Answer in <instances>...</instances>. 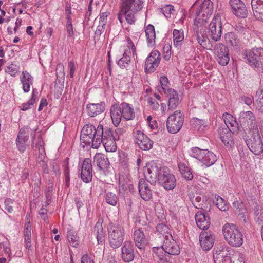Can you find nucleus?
<instances>
[{"instance_id": "obj_46", "label": "nucleus", "mask_w": 263, "mask_h": 263, "mask_svg": "<svg viewBox=\"0 0 263 263\" xmlns=\"http://www.w3.org/2000/svg\"><path fill=\"white\" fill-rule=\"evenodd\" d=\"M67 239L69 243L73 247H77L79 245V238L72 231L67 232Z\"/></svg>"}, {"instance_id": "obj_35", "label": "nucleus", "mask_w": 263, "mask_h": 263, "mask_svg": "<svg viewBox=\"0 0 263 263\" xmlns=\"http://www.w3.org/2000/svg\"><path fill=\"white\" fill-rule=\"evenodd\" d=\"M122 118L126 120H132L135 118L134 109L129 104L126 103H122L120 104Z\"/></svg>"}, {"instance_id": "obj_12", "label": "nucleus", "mask_w": 263, "mask_h": 263, "mask_svg": "<svg viewBox=\"0 0 263 263\" xmlns=\"http://www.w3.org/2000/svg\"><path fill=\"white\" fill-rule=\"evenodd\" d=\"M159 183L166 190H172L175 187L176 180L166 167H162L158 180Z\"/></svg>"}, {"instance_id": "obj_57", "label": "nucleus", "mask_w": 263, "mask_h": 263, "mask_svg": "<svg viewBox=\"0 0 263 263\" xmlns=\"http://www.w3.org/2000/svg\"><path fill=\"white\" fill-rule=\"evenodd\" d=\"M109 13L108 12H102L100 14L99 24L103 26H106L107 22V17Z\"/></svg>"}, {"instance_id": "obj_33", "label": "nucleus", "mask_w": 263, "mask_h": 263, "mask_svg": "<svg viewBox=\"0 0 263 263\" xmlns=\"http://www.w3.org/2000/svg\"><path fill=\"white\" fill-rule=\"evenodd\" d=\"M220 138L225 145L232 146L233 144V138L232 137V132L226 128H220L219 129Z\"/></svg>"}, {"instance_id": "obj_1", "label": "nucleus", "mask_w": 263, "mask_h": 263, "mask_svg": "<svg viewBox=\"0 0 263 263\" xmlns=\"http://www.w3.org/2000/svg\"><path fill=\"white\" fill-rule=\"evenodd\" d=\"M143 0H122L118 18L122 24L125 18L126 22L132 24L135 23V14L143 8Z\"/></svg>"}, {"instance_id": "obj_9", "label": "nucleus", "mask_w": 263, "mask_h": 263, "mask_svg": "<svg viewBox=\"0 0 263 263\" xmlns=\"http://www.w3.org/2000/svg\"><path fill=\"white\" fill-rule=\"evenodd\" d=\"M239 121L240 127L246 134V132H252L258 129L254 114L250 111H241L240 113Z\"/></svg>"}, {"instance_id": "obj_49", "label": "nucleus", "mask_w": 263, "mask_h": 263, "mask_svg": "<svg viewBox=\"0 0 263 263\" xmlns=\"http://www.w3.org/2000/svg\"><path fill=\"white\" fill-rule=\"evenodd\" d=\"M19 66L14 64L11 63L5 68V72L12 77H15L19 71Z\"/></svg>"}, {"instance_id": "obj_63", "label": "nucleus", "mask_w": 263, "mask_h": 263, "mask_svg": "<svg viewBox=\"0 0 263 263\" xmlns=\"http://www.w3.org/2000/svg\"><path fill=\"white\" fill-rule=\"evenodd\" d=\"M68 68L69 69V76L71 78L73 77L74 72L76 70V66L73 61H70L68 64Z\"/></svg>"}, {"instance_id": "obj_52", "label": "nucleus", "mask_w": 263, "mask_h": 263, "mask_svg": "<svg viewBox=\"0 0 263 263\" xmlns=\"http://www.w3.org/2000/svg\"><path fill=\"white\" fill-rule=\"evenodd\" d=\"M227 129L230 130L233 134H237L240 128L236 119L231 122L230 124L226 125Z\"/></svg>"}, {"instance_id": "obj_18", "label": "nucleus", "mask_w": 263, "mask_h": 263, "mask_svg": "<svg viewBox=\"0 0 263 263\" xmlns=\"http://www.w3.org/2000/svg\"><path fill=\"white\" fill-rule=\"evenodd\" d=\"M29 128L28 127H23L20 129L18 134L16 143L18 149L21 152H24L26 147L29 145L28 144L29 135Z\"/></svg>"}, {"instance_id": "obj_56", "label": "nucleus", "mask_w": 263, "mask_h": 263, "mask_svg": "<svg viewBox=\"0 0 263 263\" xmlns=\"http://www.w3.org/2000/svg\"><path fill=\"white\" fill-rule=\"evenodd\" d=\"M223 118L226 125H229L231 122L236 120V118L234 117L227 112L223 114Z\"/></svg>"}, {"instance_id": "obj_14", "label": "nucleus", "mask_w": 263, "mask_h": 263, "mask_svg": "<svg viewBox=\"0 0 263 263\" xmlns=\"http://www.w3.org/2000/svg\"><path fill=\"white\" fill-rule=\"evenodd\" d=\"M163 241L162 249L168 256L169 255H177L180 253V247L176 240L173 239L172 234H167L164 236Z\"/></svg>"}, {"instance_id": "obj_19", "label": "nucleus", "mask_w": 263, "mask_h": 263, "mask_svg": "<svg viewBox=\"0 0 263 263\" xmlns=\"http://www.w3.org/2000/svg\"><path fill=\"white\" fill-rule=\"evenodd\" d=\"M92 175L91 160L85 159L82 164L81 178L83 182L87 183L91 181Z\"/></svg>"}, {"instance_id": "obj_15", "label": "nucleus", "mask_w": 263, "mask_h": 263, "mask_svg": "<svg viewBox=\"0 0 263 263\" xmlns=\"http://www.w3.org/2000/svg\"><path fill=\"white\" fill-rule=\"evenodd\" d=\"M231 248L227 245H220L216 250L215 258V263H231Z\"/></svg>"}, {"instance_id": "obj_30", "label": "nucleus", "mask_w": 263, "mask_h": 263, "mask_svg": "<svg viewBox=\"0 0 263 263\" xmlns=\"http://www.w3.org/2000/svg\"><path fill=\"white\" fill-rule=\"evenodd\" d=\"M20 81L22 84L24 91L28 92L30 91V86L33 84V77L27 71H23L20 77Z\"/></svg>"}, {"instance_id": "obj_4", "label": "nucleus", "mask_w": 263, "mask_h": 263, "mask_svg": "<svg viewBox=\"0 0 263 263\" xmlns=\"http://www.w3.org/2000/svg\"><path fill=\"white\" fill-rule=\"evenodd\" d=\"M213 11V3L211 0H204L198 7L195 12L194 29L204 25Z\"/></svg>"}, {"instance_id": "obj_55", "label": "nucleus", "mask_w": 263, "mask_h": 263, "mask_svg": "<svg viewBox=\"0 0 263 263\" xmlns=\"http://www.w3.org/2000/svg\"><path fill=\"white\" fill-rule=\"evenodd\" d=\"M255 18L257 20H263V8H258L257 9H252Z\"/></svg>"}, {"instance_id": "obj_62", "label": "nucleus", "mask_w": 263, "mask_h": 263, "mask_svg": "<svg viewBox=\"0 0 263 263\" xmlns=\"http://www.w3.org/2000/svg\"><path fill=\"white\" fill-rule=\"evenodd\" d=\"M31 226H30V222H28V223H25V227H24V236H31Z\"/></svg>"}, {"instance_id": "obj_2", "label": "nucleus", "mask_w": 263, "mask_h": 263, "mask_svg": "<svg viewBox=\"0 0 263 263\" xmlns=\"http://www.w3.org/2000/svg\"><path fill=\"white\" fill-rule=\"evenodd\" d=\"M104 128L102 125L99 124L96 128L92 124H87L84 126L80 136L81 142L86 145H90L93 148H98L100 146L101 136L103 133Z\"/></svg>"}, {"instance_id": "obj_17", "label": "nucleus", "mask_w": 263, "mask_h": 263, "mask_svg": "<svg viewBox=\"0 0 263 263\" xmlns=\"http://www.w3.org/2000/svg\"><path fill=\"white\" fill-rule=\"evenodd\" d=\"M135 141L142 150L147 151L153 147V141L145 134L140 130H136L134 133Z\"/></svg>"}, {"instance_id": "obj_21", "label": "nucleus", "mask_w": 263, "mask_h": 263, "mask_svg": "<svg viewBox=\"0 0 263 263\" xmlns=\"http://www.w3.org/2000/svg\"><path fill=\"white\" fill-rule=\"evenodd\" d=\"M199 241L202 249L205 251L210 250L214 243V236L209 232H202L200 234Z\"/></svg>"}, {"instance_id": "obj_7", "label": "nucleus", "mask_w": 263, "mask_h": 263, "mask_svg": "<svg viewBox=\"0 0 263 263\" xmlns=\"http://www.w3.org/2000/svg\"><path fill=\"white\" fill-rule=\"evenodd\" d=\"M108 240L110 246L114 249L120 247L124 236L123 228L118 224L109 223L108 227Z\"/></svg>"}, {"instance_id": "obj_39", "label": "nucleus", "mask_w": 263, "mask_h": 263, "mask_svg": "<svg viewBox=\"0 0 263 263\" xmlns=\"http://www.w3.org/2000/svg\"><path fill=\"white\" fill-rule=\"evenodd\" d=\"M174 45L176 47L180 46L184 40V34L182 30L175 29L173 31Z\"/></svg>"}, {"instance_id": "obj_58", "label": "nucleus", "mask_w": 263, "mask_h": 263, "mask_svg": "<svg viewBox=\"0 0 263 263\" xmlns=\"http://www.w3.org/2000/svg\"><path fill=\"white\" fill-rule=\"evenodd\" d=\"M251 6L252 9L263 8V0H251Z\"/></svg>"}, {"instance_id": "obj_11", "label": "nucleus", "mask_w": 263, "mask_h": 263, "mask_svg": "<svg viewBox=\"0 0 263 263\" xmlns=\"http://www.w3.org/2000/svg\"><path fill=\"white\" fill-rule=\"evenodd\" d=\"M245 59L249 64L255 68H260L263 73V48H253L246 54Z\"/></svg>"}, {"instance_id": "obj_44", "label": "nucleus", "mask_w": 263, "mask_h": 263, "mask_svg": "<svg viewBox=\"0 0 263 263\" xmlns=\"http://www.w3.org/2000/svg\"><path fill=\"white\" fill-rule=\"evenodd\" d=\"M105 201L112 206H116L118 198L115 193L112 192H107L105 196Z\"/></svg>"}, {"instance_id": "obj_45", "label": "nucleus", "mask_w": 263, "mask_h": 263, "mask_svg": "<svg viewBox=\"0 0 263 263\" xmlns=\"http://www.w3.org/2000/svg\"><path fill=\"white\" fill-rule=\"evenodd\" d=\"M36 92L37 93L36 89L33 88L31 99L29 100L27 103L23 104L20 106L21 110L23 111H26L31 108V106L33 105L34 102H35V97L36 96V95L35 94Z\"/></svg>"}, {"instance_id": "obj_59", "label": "nucleus", "mask_w": 263, "mask_h": 263, "mask_svg": "<svg viewBox=\"0 0 263 263\" xmlns=\"http://www.w3.org/2000/svg\"><path fill=\"white\" fill-rule=\"evenodd\" d=\"M165 94L167 95V97L170 99H173L174 98H176L178 97V95L177 92L173 89L168 88L166 92H164Z\"/></svg>"}, {"instance_id": "obj_54", "label": "nucleus", "mask_w": 263, "mask_h": 263, "mask_svg": "<svg viewBox=\"0 0 263 263\" xmlns=\"http://www.w3.org/2000/svg\"><path fill=\"white\" fill-rule=\"evenodd\" d=\"M179 100L178 97L173 99H168V107L169 109H175L179 104Z\"/></svg>"}, {"instance_id": "obj_42", "label": "nucleus", "mask_w": 263, "mask_h": 263, "mask_svg": "<svg viewBox=\"0 0 263 263\" xmlns=\"http://www.w3.org/2000/svg\"><path fill=\"white\" fill-rule=\"evenodd\" d=\"M128 188H130L129 184V180L124 176H120L119 179V189L120 192L124 193Z\"/></svg>"}, {"instance_id": "obj_34", "label": "nucleus", "mask_w": 263, "mask_h": 263, "mask_svg": "<svg viewBox=\"0 0 263 263\" xmlns=\"http://www.w3.org/2000/svg\"><path fill=\"white\" fill-rule=\"evenodd\" d=\"M146 41L148 47H153L155 45L156 33L153 25L149 24L145 29Z\"/></svg>"}, {"instance_id": "obj_3", "label": "nucleus", "mask_w": 263, "mask_h": 263, "mask_svg": "<svg viewBox=\"0 0 263 263\" xmlns=\"http://www.w3.org/2000/svg\"><path fill=\"white\" fill-rule=\"evenodd\" d=\"M225 240L233 247H240L243 243L242 234L237 227L231 223H226L222 228Z\"/></svg>"}, {"instance_id": "obj_23", "label": "nucleus", "mask_w": 263, "mask_h": 263, "mask_svg": "<svg viewBox=\"0 0 263 263\" xmlns=\"http://www.w3.org/2000/svg\"><path fill=\"white\" fill-rule=\"evenodd\" d=\"M217 61L222 66L227 65L230 60L229 50L227 47L222 44H219L216 48Z\"/></svg>"}, {"instance_id": "obj_60", "label": "nucleus", "mask_w": 263, "mask_h": 263, "mask_svg": "<svg viewBox=\"0 0 263 263\" xmlns=\"http://www.w3.org/2000/svg\"><path fill=\"white\" fill-rule=\"evenodd\" d=\"M148 103L151 106L152 109L154 110L157 109L159 108V103L153 98H148Z\"/></svg>"}, {"instance_id": "obj_61", "label": "nucleus", "mask_w": 263, "mask_h": 263, "mask_svg": "<svg viewBox=\"0 0 263 263\" xmlns=\"http://www.w3.org/2000/svg\"><path fill=\"white\" fill-rule=\"evenodd\" d=\"M13 203V202L10 199H6L5 201V210L9 213H11L13 210V206L12 205Z\"/></svg>"}, {"instance_id": "obj_13", "label": "nucleus", "mask_w": 263, "mask_h": 263, "mask_svg": "<svg viewBox=\"0 0 263 263\" xmlns=\"http://www.w3.org/2000/svg\"><path fill=\"white\" fill-rule=\"evenodd\" d=\"M209 35L215 41L220 39L222 34V25L221 17L219 14H215L214 17L209 25Z\"/></svg>"}, {"instance_id": "obj_37", "label": "nucleus", "mask_w": 263, "mask_h": 263, "mask_svg": "<svg viewBox=\"0 0 263 263\" xmlns=\"http://www.w3.org/2000/svg\"><path fill=\"white\" fill-rule=\"evenodd\" d=\"M178 168L182 177L187 180H191L193 178V175L187 164L180 162L178 163Z\"/></svg>"}, {"instance_id": "obj_41", "label": "nucleus", "mask_w": 263, "mask_h": 263, "mask_svg": "<svg viewBox=\"0 0 263 263\" xmlns=\"http://www.w3.org/2000/svg\"><path fill=\"white\" fill-rule=\"evenodd\" d=\"M191 124L198 130H203L206 126V122L204 120L193 118L190 121Z\"/></svg>"}, {"instance_id": "obj_50", "label": "nucleus", "mask_w": 263, "mask_h": 263, "mask_svg": "<svg viewBox=\"0 0 263 263\" xmlns=\"http://www.w3.org/2000/svg\"><path fill=\"white\" fill-rule=\"evenodd\" d=\"M66 12L67 14V24L66 25L67 27V32L68 33V36L69 37H71L73 35V27L71 21V18L69 14H70V10L69 9H66Z\"/></svg>"}, {"instance_id": "obj_5", "label": "nucleus", "mask_w": 263, "mask_h": 263, "mask_svg": "<svg viewBox=\"0 0 263 263\" xmlns=\"http://www.w3.org/2000/svg\"><path fill=\"white\" fill-rule=\"evenodd\" d=\"M243 138L250 149L256 155H260L263 153V142L258 129L248 132L243 136Z\"/></svg>"}, {"instance_id": "obj_53", "label": "nucleus", "mask_w": 263, "mask_h": 263, "mask_svg": "<svg viewBox=\"0 0 263 263\" xmlns=\"http://www.w3.org/2000/svg\"><path fill=\"white\" fill-rule=\"evenodd\" d=\"M160 83L161 84V87L158 89L159 92H161V90L163 92H166V90L168 88V80L165 76L161 77L160 78Z\"/></svg>"}, {"instance_id": "obj_51", "label": "nucleus", "mask_w": 263, "mask_h": 263, "mask_svg": "<svg viewBox=\"0 0 263 263\" xmlns=\"http://www.w3.org/2000/svg\"><path fill=\"white\" fill-rule=\"evenodd\" d=\"M190 201L192 202L194 206L198 209H202L201 205L203 200L200 196H195L193 195L190 196Z\"/></svg>"}, {"instance_id": "obj_38", "label": "nucleus", "mask_w": 263, "mask_h": 263, "mask_svg": "<svg viewBox=\"0 0 263 263\" xmlns=\"http://www.w3.org/2000/svg\"><path fill=\"white\" fill-rule=\"evenodd\" d=\"M226 43L233 47L237 46L240 42V39L237 33L233 32H228L224 35Z\"/></svg>"}, {"instance_id": "obj_26", "label": "nucleus", "mask_w": 263, "mask_h": 263, "mask_svg": "<svg viewBox=\"0 0 263 263\" xmlns=\"http://www.w3.org/2000/svg\"><path fill=\"white\" fill-rule=\"evenodd\" d=\"M105 104L104 102L99 103H89L86 105L87 113L91 117H95L105 110Z\"/></svg>"}, {"instance_id": "obj_20", "label": "nucleus", "mask_w": 263, "mask_h": 263, "mask_svg": "<svg viewBox=\"0 0 263 263\" xmlns=\"http://www.w3.org/2000/svg\"><path fill=\"white\" fill-rule=\"evenodd\" d=\"M233 13L237 17L245 18L247 15V9L241 0H230L229 2Z\"/></svg>"}, {"instance_id": "obj_24", "label": "nucleus", "mask_w": 263, "mask_h": 263, "mask_svg": "<svg viewBox=\"0 0 263 263\" xmlns=\"http://www.w3.org/2000/svg\"><path fill=\"white\" fill-rule=\"evenodd\" d=\"M161 168L154 165L146 168V171L144 173V176L147 181L151 184H155L157 180H159Z\"/></svg>"}, {"instance_id": "obj_29", "label": "nucleus", "mask_w": 263, "mask_h": 263, "mask_svg": "<svg viewBox=\"0 0 263 263\" xmlns=\"http://www.w3.org/2000/svg\"><path fill=\"white\" fill-rule=\"evenodd\" d=\"M110 111L113 124L116 126H118L122 118L120 105L117 104L112 105Z\"/></svg>"}, {"instance_id": "obj_36", "label": "nucleus", "mask_w": 263, "mask_h": 263, "mask_svg": "<svg viewBox=\"0 0 263 263\" xmlns=\"http://www.w3.org/2000/svg\"><path fill=\"white\" fill-rule=\"evenodd\" d=\"M152 252L155 255L154 257L158 258V263H165L168 261V255L165 253L163 249L161 247H153Z\"/></svg>"}, {"instance_id": "obj_47", "label": "nucleus", "mask_w": 263, "mask_h": 263, "mask_svg": "<svg viewBox=\"0 0 263 263\" xmlns=\"http://www.w3.org/2000/svg\"><path fill=\"white\" fill-rule=\"evenodd\" d=\"M196 39L198 43L204 48H207L209 43L208 39L204 36L201 32L196 31Z\"/></svg>"}, {"instance_id": "obj_32", "label": "nucleus", "mask_w": 263, "mask_h": 263, "mask_svg": "<svg viewBox=\"0 0 263 263\" xmlns=\"http://www.w3.org/2000/svg\"><path fill=\"white\" fill-rule=\"evenodd\" d=\"M93 163L96 164L100 170L107 168L109 165L107 157L102 153H97L95 155Z\"/></svg>"}, {"instance_id": "obj_22", "label": "nucleus", "mask_w": 263, "mask_h": 263, "mask_svg": "<svg viewBox=\"0 0 263 263\" xmlns=\"http://www.w3.org/2000/svg\"><path fill=\"white\" fill-rule=\"evenodd\" d=\"M145 228H139L135 230L134 233V240L135 245L140 249H144L147 242L145 232Z\"/></svg>"}, {"instance_id": "obj_27", "label": "nucleus", "mask_w": 263, "mask_h": 263, "mask_svg": "<svg viewBox=\"0 0 263 263\" xmlns=\"http://www.w3.org/2000/svg\"><path fill=\"white\" fill-rule=\"evenodd\" d=\"M122 258L125 262H130L134 258L133 245L131 241H126L122 249Z\"/></svg>"}, {"instance_id": "obj_10", "label": "nucleus", "mask_w": 263, "mask_h": 263, "mask_svg": "<svg viewBox=\"0 0 263 263\" xmlns=\"http://www.w3.org/2000/svg\"><path fill=\"white\" fill-rule=\"evenodd\" d=\"M184 122V116L180 110L176 111L167 118L166 127L168 132L175 134L181 128Z\"/></svg>"}, {"instance_id": "obj_28", "label": "nucleus", "mask_w": 263, "mask_h": 263, "mask_svg": "<svg viewBox=\"0 0 263 263\" xmlns=\"http://www.w3.org/2000/svg\"><path fill=\"white\" fill-rule=\"evenodd\" d=\"M138 189L140 196L143 200L148 201L152 198V192L144 179L142 178L139 180Z\"/></svg>"}, {"instance_id": "obj_40", "label": "nucleus", "mask_w": 263, "mask_h": 263, "mask_svg": "<svg viewBox=\"0 0 263 263\" xmlns=\"http://www.w3.org/2000/svg\"><path fill=\"white\" fill-rule=\"evenodd\" d=\"M217 207L222 211H226L229 209V205L222 198L219 196H215L213 201Z\"/></svg>"}, {"instance_id": "obj_25", "label": "nucleus", "mask_w": 263, "mask_h": 263, "mask_svg": "<svg viewBox=\"0 0 263 263\" xmlns=\"http://www.w3.org/2000/svg\"><path fill=\"white\" fill-rule=\"evenodd\" d=\"M198 227L203 230H207L210 225V218L208 214L201 211L198 212L195 216Z\"/></svg>"}, {"instance_id": "obj_6", "label": "nucleus", "mask_w": 263, "mask_h": 263, "mask_svg": "<svg viewBox=\"0 0 263 263\" xmlns=\"http://www.w3.org/2000/svg\"><path fill=\"white\" fill-rule=\"evenodd\" d=\"M121 130H112L110 128L106 127L104 128L102 136H101L100 145L103 144L105 150L108 152H115L117 149L116 141L119 139V134Z\"/></svg>"}, {"instance_id": "obj_43", "label": "nucleus", "mask_w": 263, "mask_h": 263, "mask_svg": "<svg viewBox=\"0 0 263 263\" xmlns=\"http://www.w3.org/2000/svg\"><path fill=\"white\" fill-rule=\"evenodd\" d=\"M157 231L161 234V235L159 236V238L161 239V240L164 239V236L167 235V234H171L170 233V229L165 224L160 223L157 224L156 227Z\"/></svg>"}, {"instance_id": "obj_8", "label": "nucleus", "mask_w": 263, "mask_h": 263, "mask_svg": "<svg viewBox=\"0 0 263 263\" xmlns=\"http://www.w3.org/2000/svg\"><path fill=\"white\" fill-rule=\"evenodd\" d=\"M191 155L201 161L208 167L214 164L217 159L216 155L212 152L207 149H200L197 147L191 149Z\"/></svg>"}, {"instance_id": "obj_31", "label": "nucleus", "mask_w": 263, "mask_h": 263, "mask_svg": "<svg viewBox=\"0 0 263 263\" xmlns=\"http://www.w3.org/2000/svg\"><path fill=\"white\" fill-rule=\"evenodd\" d=\"M103 219H99L94 227V234L96 236L98 244H103L105 240V232L102 226Z\"/></svg>"}, {"instance_id": "obj_64", "label": "nucleus", "mask_w": 263, "mask_h": 263, "mask_svg": "<svg viewBox=\"0 0 263 263\" xmlns=\"http://www.w3.org/2000/svg\"><path fill=\"white\" fill-rule=\"evenodd\" d=\"M241 100L248 106H250L253 102V98L252 97H249L243 96L241 97Z\"/></svg>"}, {"instance_id": "obj_16", "label": "nucleus", "mask_w": 263, "mask_h": 263, "mask_svg": "<svg viewBox=\"0 0 263 263\" xmlns=\"http://www.w3.org/2000/svg\"><path fill=\"white\" fill-rule=\"evenodd\" d=\"M161 55L157 50L152 51L146 58L145 63V70L147 72H154L160 64Z\"/></svg>"}, {"instance_id": "obj_48", "label": "nucleus", "mask_w": 263, "mask_h": 263, "mask_svg": "<svg viewBox=\"0 0 263 263\" xmlns=\"http://www.w3.org/2000/svg\"><path fill=\"white\" fill-rule=\"evenodd\" d=\"M126 52L127 50H125L123 57L119 59L117 62L118 65L122 69L126 68L130 62V57L127 54Z\"/></svg>"}]
</instances>
